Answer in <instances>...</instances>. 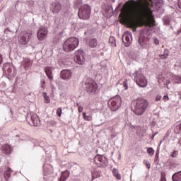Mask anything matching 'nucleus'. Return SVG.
Returning a JSON list of instances; mask_svg holds the SVG:
<instances>
[{"mask_svg": "<svg viewBox=\"0 0 181 181\" xmlns=\"http://www.w3.org/2000/svg\"><path fill=\"white\" fill-rule=\"evenodd\" d=\"M146 0L144 2H137L129 0L123 6L119 14V18L123 23H127L130 28L140 26H156L151 3Z\"/></svg>", "mask_w": 181, "mask_h": 181, "instance_id": "nucleus-1", "label": "nucleus"}, {"mask_svg": "<svg viewBox=\"0 0 181 181\" xmlns=\"http://www.w3.org/2000/svg\"><path fill=\"white\" fill-rule=\"evenodd\" d=\"M149 107V102L144 98H138L132 103V110L136 115H143Z\"/></svg>", "mask_w": 181, "mask_h": 181, "instance_id": "nucleus-2", "label": "nucleus"}, {"mask_svg": "<svg viewBox=\"0 0 181 181\" xmlns=\"http://www.w3.org/2000/svg\"><path fill=\"white\" fill-rule=\"evenodd\" d=\"M84 88L86 93L90 95L97 94V91H98V84L93 78H89L86 80Z\"/></svg>", "mask_w": 181, "mask_h": 181, "instance_id": "nucleus-3", "label": "nucleus"}, {"mask_svg": "<svg viewBox=\"0 0 181 181\" xmlns=\"http://www.w3.org/2000/svg\"><path fill=\"white\" fill-rule=\"evenodd\" d=\"M78 16L82 21H88L91 16V6L90 5H83L78 10Z\"/></svg>", "mask_w": 181, "mask_h": 181, "instance_id": "nucleus-4", "label": "nucleus"}, {"mask_svg": "<svg viewBox=\"0 0 181 181\" xmlns=\"http://www.w3.org/2000/svg\"><path fill=\"white\" fill-rule=\"evenodd\" d=\"M78 46V39L76 37H70L64 42L63 49L64 52H73V50Z\"/></svg>", "mask_w": 181, "mask_h": 181, "instance_id": "nucleus-5", "label": "nucleus"}, {"mask_svg": "<svg viewBox=\"0 0 181 181\" xmlns=\"http://www.w3.org/2000/svg\"><path fill=\"white\" fill-rule=\"evenodd\" d=\"M134 81L136 84L139 86V87H141V88H145L148 86V80L141 73V71H137L133 74Z\"/></svg>", "mask_w": 181, "mask_h": 181, "instance_id": "nucleus-6", "label": "nucleus"}, {"mask_svg": "<svg viewBox=\"0 0 181 181\" xmlns=\"http://www.w3.org/2000/svg\"><path fill=\"white\" fill-rule=\"evenodd\" d=\"M121 104H122V100L119 95L110 98L107 102V105L112 111H118L121 107Z\"/></svg>", "mask_w": 181, "mask_h": 181, "instance_id": "nucleus-7", "label": "nucleus"}, {"mask_svg": "<svg viewBox=\"0 0 181 181\" xmlns=\"http://www.w3.org/2000/svg\"><path fill=\"white\" fill-rule=\"evenodd\" d=\"M94 163L98 168H107L108 166V159L104 156L96 155L94 158Z\"/></svg>", "mask_w": 181, "mask_h": 181, "instance_id": "nucleus-8", "label": "nucleus"}, {"mask_svg": "<svg viewBox=\"0 0 181 181\" xmlns=\"http://www.w3.org/2000/svg\"><path fill=\"white\" fill-rule=\"evenodd\" d=\"M33 36V34L32 33V31H23L19 37V42L21 45H28Z\"/></svg>", "mask_w": 181, "mask_h": 181, "instance_id": "nucleus-9", "label": "nucleus"}, {"mask_svg": "<svg viewBox=\"0 0 181 181\" xmlns=\"http://www.w3.org/2000/svg\"><path fill=\"white\" fill-rule=\"evenodd\" d=\"M16 68H15L13 65L8 64L7 66V78H8V80H13V78L16 77Z\"/></svg>", "mask_w": 181, "mask_h": 181, "instance_id": "nucleus-10", "label": "nucleus"}, {"mask_svg": "<svg viewBox=\"0 0 181 181\" xmlns=\"http://www.w3.org/2000/svg\"><path fill=\"white\" fill-rule=\"evenodd\" d=\"M76 63L78 64H84V52L83 50H78L76 52V57H74Z\"/></svg>", "mask_w": 181, "mask_h": 181, "instance_id": "nucleus-11", "label": "nucleus"}, {"mask_svg": "<svg viewBox=\"0 0 181 181\" xmlns=\"http://www.w3.org/2000/svg\"><path fill=\"white\" fill-rule=\"evenodd\" d=\"M122 42L126 47H128L132 42V34L131 33H125L122 36Z\"/></svg>", "mask_w": 181, "mask_h": 181, "instance_id": "nucleus-12", "label": "nucleus"}, {"mask_svg": "<svg viewBox=\"0 0 181 181\" xmlns=\"http://www.w3.org/2000/svg\"><path fill=\"white\" fill-rule=\"evenodd\" d=\"M37 36L40 40H45L47 37V29L45 28H40L37 33Z\"/></svg>", "mask_w": 181, "mask_h": 181, "instance_id": "nucleus-13", "label": "nucleus"}, {"mask_svg": "<svg viewBox=\"0 0 181 181\" xmlns=\"http://www.w3.org/2000/svg\"><path fill=\"white\" fill-rule=\"evenodd\" d=\"M30 116L33 125L34 127H39V125H40V119L39 118V116L35 112H31Z\"/></svg>", "mask_w": 181, "mask_h": 181, "instance_id": "nucleus-14", "label": "nucleus"}, {"mask_svg": "<svg viewBox=\"0 0 181 181\" xmlns=\"http://www.w3.org/2000/svg\"><path fill=\"white\" fill-rule=\"evenodd\" d=\"M60 77L62 80H70V78H71V71L69 69L62 70Z\"/></svg>", "mask_w": 181, "mask_h": 181, "instance_id": "nucleus-15", "label": "nucleus"}, {"mask_svg": "<svg viewBox=\"0 0 181 181\" xmlns=\"http://www.w3.org/2000/svg\"><path fill=\"white\" fill-rule=\"evenodd\" d=\"M51 11L52 13H59L60 11H62V4L59 2H54L52 3V7H51Z\"/></svg>", "mask_w": 181, "mask_h": 181, "instance_id": "nucleus-16", "label": "nucleus"}, {"mask_svg": "<svg viewBox=\"0 0 181 181\" xmlns=\"http://www.w3.org/2000/svg\"><path fill=\"white\" fill-rule=\"evenodd\" d=\"M53 70H54V68L52 66H47L45 68V72L49 81H53Z\"/></svg>", "mask_w": 181, "mask_h": 181, "instance_id": "nucleus-17", "label": "nucleus"}, {"mask_svg": "<svg viewBox=\"0 0 181 181\" xmlns=\"http://www.w3.org/2000/svg\"><path fill=\"white\" fill-rule=\"evenodd\" d=\"M1 149L6 155H11L12 153V147L9 144H4L2 146Z\"/></svg>", "mask_w": 181, "mask_h": 181, "instance_id": "nucleus-18", "label": "nucleus"}, {"mask_svg": "<svg viewBox=\"0 0 181 181\" xmlns=\"http://www.w3.org/2000/svg\"><path fill=\"white\" fill-rule=\"evenodd\" d=\"M32 61L29 58H24L22 64L24 66L25 69H29L32 66Z\"/></svg>", "mask_w": 181, "mask_h": 181, "instance_id": "nucleus-19", "label": "nucleus"}, {"mask_svg": "<svg viewBox=\"0 0 181 181\" xmlns=\"http://www.w3.org/2000/svg\"><path fill=\"white\" fill-rule=\"evenodd\" d=\"M171 80L173 84H181V76L173 75Z\"/></svg>", "mask_w": 181, "mask_h": 181, "instance_id": "nucleus-20", "label": "nucleus"}, {"mask_svg": "<svg viewBox=\"0 0 181 181\" xmlns=\"http://www.w3.org/2000/svg\"><path fill=\"white\" fill-rule=\"evenodd\" d=\"M97 44H98L97 39H95V38L90 39L88 41L89 47H96Z\"/></svg>", "mask_w": 181, "mask_h": 181, "instance_id": "nucleus-21", "label": "nucleus"}, {"mask_svg": "<svg viewBox=\"0 0 181 181\" xmlns=\"http://www.w3.org/2000/svg\"><path fill=\"white\" fill-rule=\"evenodd\" d=\"M172 180L173 181H181V171L178 172V173H175L173 177H172Z\"/></svg>", "mask_w": 181, "mask_h": 181, "instance_id": "nucleus-22", "label": "nucleus"}, {"mask_svg": "<svg viewBox=\"0 0 181 181\" xmlns=\"http://www.w3.org/2000/svg\"><path fill=\"white\" fill-rule=\"evenodd\" d=\"M69 176H70V171L65 170L62 172L61 179H63L64 180H67Z\"/></svg>", "mask_w": 181, "mask_h": 181, "instance_id": "nucleus-23", "label": "nucleus"}, {"mask_svg": "<svg viewBox=\"0 0 181 181\" xmlns=\"http://www.w3.org/2000/svg\"><path fill=\"white\" fill-rule=\"evenodd\" d=\"M112 175L116 177V179H117V180H121V174L118 173V170L116 168H113Z\"/></svg>", "mask_w": 181, "mask_h": 181, "instance_id": "nucleus-24", "label": "nucleus"}, {"mask_svg": "<svg viewBox=\"0 0 181 181\" xmlns=\"http://www.w3.org/2000/svg\"><path fill=\"white\" fill-rule=\"evenodd\" d=\"M82 115H83V119H85V121H93V116L87 115L86 112H83Z\"/></svg>", "mask_w": 181, "mask_h": 181, "instance_id": "nucleus-25", "label": "nucleus"}, {"mask_svg": "<svg viewBox=\"0 0 181 181\" xmlns=\"http://www.w3.org/2000/svg\"><path fill=\"white\" fill-rule=\"evenodd\" d=\"M11 173H12V170L11 168H8L4 173L5 179H9V177H11Z\"/></svg>", "mask_w": 181, "mask_h": 181, "instance_id": "nucleus-26", "label": "nucleus"}, {"mask_svg": "<svg viewBox=\"0 0 181 181\" xmlns=\"http://www.w3.org/2000/svg\"><path fill=\"white\" fill-rule=\"evenodd\" d=\"M43 97L45 103H46V104L50 103V98L49 97V95H47V93H46L45 92L43 93Z\"/></svg>", "mask_w": 181, "mask_h": 181, "instance_id": "nucleus-27", "label": "nucleus"}, {"mask_svg": "<svg viewBox=\"0 0 181 181\" xmlns=\"http://www.w3.org/2000/svg\"><path fill=\"white\" fill-rule=\"evenodd\" d=\"M139 43L141 46H145L146 45V40L144 39V37H139Z\"/></svg>", "mask_w": 181, "mask_h": 181, "instance_id": "nucleus-28", "label": "nucleus"}, {"mask_svg": "<svg viewBox=\"0 0 181 181\" xmlns=\"http://www.w3.org/2000/svg\"><path fill=\"white\" fill-rule=\"evenodd\" d=\"M147 153H148V155H150V156H153V155L155 154V150H153V148L152 147L148 148Z\"/></svg>", "mask_w": 181, "mask_h": 181, "instance_id": "nucleus-29", "label": "nucleus"}, {"mask_svg": "<svg viewBox=\"0 0 181 181\" xmlns=\"http://www.w3.org/2000/svg\"><path fill=\"white\" fill-rule=\"evenodd\" d=\"M174 132L175 134H180L181 132V124H177L176 127L174 129Z\"/></svg>", "mask_w": 181, "mask_h": 181, "instance_id": "nucleus-30", "label": "nucleus"}, {"mask_svg": "<svg viewBox=\"0 0 181 181\" xmlns=\"http://www.w3.org/2000/svg\"><path fill=\"white\" fill-rule=\"evenodd\" d=\"M83 5V0H76L75 1V6L76 8H80Z\"/></svg>", "mask_w": 181, "mask_h": 181, "instance_id": "nucleus-31", "label": "nucleus"}, {"mask_svg": "<svg viewBox=\"0 0 181 181\" xmlns=\"http://www.w3.org/2000/svg\"><path fill=\"white\" fill-rule=\"evenodd\" d=\"M63 112V110H62V107H59L57 110V115L59 117H62V113Z\"/></svg>", "mask_w": 181, "mask_h": 181, "instance_id": "nucleus-32", "label": "nucleus"}, {"mask_svg": "<svg viewBox=\"0 0 181 181\" xmlns=\"http://www.w3.org/2000/svg\"><path fill=\"white\" fill-rule=\"evenodd\" d=\"M109 43H111V45H114L115 43V37H110Z\"/></svg>", "mask_w": 181, "mask_h": 181, "instance_id": "nucleus-33", "label": "nucleus"}, {"mask_svg": "<svg viewBox=\"0 0 181 181\" xmlns=\"http://www.w3.org/2000/svg\"><path fill=\"white\" fill-rule=\"evenodd\" d=\"M144 165H146L147 169H151V163L146 161V160H144Z\"/></svg>", "mask_w": 181, "mask_h": 181, "instance_id": "nucleus-34", "label": "nucleus"}, {"mask_svg": "<svg viewBox=\"0 0 181 181\" xmlns=\"http://www.w3.org/2000/svg\"><path fill=\"white\" fill-rule=\"evenodd\" d=\"M159 5L157 6V8H162V5H163V0H158Z\"/></svg>", "mask_w": 181, "mask_h": 181, "instance_id": "nucleus-35", "label": "nucleus"}, {"mask_svg": "<svg viewBox=\"0 0 181 181\" xmlns=\"http://www.w3.org/2000/svg\"><path fill=\"white\" fill-rule=\"evenodd\" d=\"M176 156H177V151H174L171 153V157H172V158H176Z\"/></svg>", "mask_w": 181, "mask_h": 181, "instance_id": "nucleus-36", "label": "nucleus"}, {"mask_svg": "<svg viewBox=\"0 0 181 181\" xmlns=\"http://www.w3.org/2000/svg\"><path fill=\"white\" fill-rule=\"evenodd\" d=\"M168 56H169V54H164L160 55V59H168Z\"/></svg>", "mask_w": 181, "mask_h": 181, "instance_id": "nucleus-37", "label": "nucleus"}, {"mask_svg": "<svg viewBox=\"0 0 181 181\" xmlns=\"http://www.w3.org/2000/svg\"><path fill=\"white\" fill-rule=\"evenodd\" d=\"M123 87H124V90H128V84L127 83V80H126V81L123 82Z\"/></svg>", "mask_w": 181, "mask_h": 181, "instance_id": "nucleus-38", "label": "nucleus"}, {"mask_svg": "<svg viewBox=\"0 0 181 181\" xmlns=\"http://www.w3.org/2000/svg\"><path fill=\"white\" fill-rule=\"evenodd\" d=\"M153 43L156 45H159V40H158V38H155Z\"/></svg>", "mask_w": 181, "mask_h": 181, "instance_id": "nucleus-39", "label": "nucleus"}, {"mask_svg": "<svg viewBox=\"0 0 181 181\" xmlns=\"http://www.w3.org/2000/svg\"><path fill=\"white\" fill-rule=\"evenodd\" d=\"M162 98V96L158 95L156 98V101H160V99Z\"/></svg>", "mask_w": 181, "mask_h": 181, "instance_id": "nucleus-40", "label": "nucleus"}, {"mask_svg": "<svg viewBox=\"0 0 181 181\" xmlns=\"http://www.w3.org/2000/svg\"><path fill=\"white\" fill-rule=\"evenodd\" d=\"M163 100L164 101H168L169 100V96L168 95H164L163 98Z\"/></svg>", "mask_w": 181, "mask_h": 181, "instance_id": "nucleus-41", "label": "nucleus"}, {"mask_svg": "<svg viewBox=\"0 0 181 181\" xmlns=\"http://www.w3.org/2000/svg\"><path fill=\"white\" fill-rule=\"evenodd\" d=\"M78 112H83V107L82 106H78Z\"/></svg>", "mask_w": 181, "mask_h": 181, "instance_id": "nucleus-42", "label": "nucleus"}, {"mask_svg": "<svg viewBox=\"0 0 181 181\" xmlns=\"http://www.w3.org/2000/svg\"><path fill=\"white\" fill-rule=\"evenodd\" d=\"M160 181H166V177H165V176H163V175H161V179Z\"/></svg>", "mask_w": 181, "mask_h": 181, "instance_id": "nucleus-43", "label": "nucleus"}, {"mask_svg": "<svg viewBox=\"0 0 181 181\" xmlns=\"http://www.w3.org/2000/svg\"><path fill=\"white\" fill-rule=\"evenodd\" d=\"M2 61H3L2 54H0V64H2Z\"/></svg>", "mask_w": 181, "mask_h": 181, "instance_id": "nucleus-44", "label": "nucleus"}, {"mask_svg": "<svg viewBox=\"0 0 181 181\" xmlns=\"http://www.w3.org/2000/svg\"><path fill=\"white\" fill-rule=\"evenodd\" d=\"M59 181H66V180H63V179H61Z\"/></svg>", "mask_w": 181, "mask_h": 181, "instance_id": "nucleus-45", "label": "nucleus"}, {"mask_svg": "<svg viewBox=\"0 0 181 181\" xmlns=\"http://www.w3.org/2000/svg\"><path fill=\"white\" fill-rule=\"evenodd\" d=\"M94 179H95V178H94V176H93V180H94Z\"/></svg>", "mask_w": 181, "mask_h": 181, "instance_id": "nucleus-46", "label": "nucleus"}, {"mask_svg": "<svg viewBox=\"0 0 181 181\" xmlns=\"http://www.w3.org/2000/svg\"><path fill=\"white\" fill-rule=\"evenodd\" d=\"M150 1V2H152V0H149Z\"/></svg>", "mask_w": 181, "mask_h": 181, "instance_id": "nucleus-47", "label": "nucleus"}, {"mask_svg": "<svg viewBox=\"0 0 181 181\" xmlns=\"http://www.w3.org/2000/svg\"><path fill=\"white\" fill-rule=\"evenodd\" d=\"M45 81H43V84H45Z\"/></svg>", "mask_w": 181, "mask_h": 181, "instance_id": "nucleus-48", "label": "nucleus"}, {"mask_svg": "<svg viewBox=\"0 0 181 181\" xmlns=\"http://www.w3.org/2000/svg\"><path fill=\"white\" fill-rule=\"evenodd\" d=\"M180 95H181V92H180Z\"/></svg>", "mask_w": 181, "mask_h": 181, "instance_id": "nucleus-49", "label": "nucleus"}]
</instances>
